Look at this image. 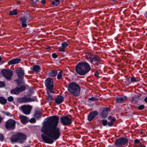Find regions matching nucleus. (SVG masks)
Here are the masks:
<instances>
[{"mask_svg": "<svg viewBox=\"0 0 147 147\" xmlns=\"http://www.w3.org/2000/svg\"><path fill=\"white\" fill-rule=\"evenodd\" d=\"M59 118L57 116H53L49 118L41 129L44 134L41 136L46 143H53L54 140L58 139L61 135L60 129L57 127Z\"/></svg>", "mask_w": 147, "mask_h": 147, "instance_id": "obj_1", "label": "nucleus"}, {"mask_svg": "<svg viewBox=\"0 0 147 147\" xmlns=\"http://www.w3.org/2000/svg\"><path fill=\"white\" fill-rule=\"evenodd\" d=\"M77 73L81 75L86 74L90 71L91 67L87 63L82 62L79 63L75 68Z\"/></svg>", "mask_w": 147, "mask_h": 147, "instance_id": "obj_2", "label": "nucleus"}, {"mask_svg": "<svg viewBox=\"0 0 147 147\" xmlns=\"http://www.w3.org/2000/svg\"><path fill=\"white\" fill-rule=\"evenodd\" d=\"M68 90L72 95L78 96L80 94V88L77 83L72 82L68 85Z\"/></svg>", "mask_w": 147, "mask_h": 147, "instance_id": "obj_3", "label": "nucleus"}, {"mask_svg": "<svg viewBox=\"0 0 147 147\" xmlns=\"http://www.w3.org/2000/svg\"><path fill=\"white\" fill-rule=\"evenodd\" d=\"M26 138L25 135L22 133H19L13 135L10 139L12 143L17 142H18L20 143H23L26 140Z\"/></svg>", "mask_w": 147, "mask_h": 147, "instance_id": "obj_4", "label": "nucleus"}, {"mask_svg": "<svg viewBox=\"0 0 147 147\" xmlns=\"http://www.w3.org/2000/svg\"><path fill=\"white\" fill-rule=\"evenodd\" d=\"M45 84L50 92L51 93L54 92L53 81L50 78H47L45 81Z\"/></svg>", "mask_w": 147, "mask_h": 147, "instance_id": "obj_5", "label": "nucleus"}, {"mask_svg": "<svg viewBox=\"0 0 147 147\" xmlns=\"http://www.w3.org/2000/svg\"><path fill=\"white\" fill-rule=\"evenodd\" d=\"M16 72L17 74L19 79L15 81L17 82L18 84L20 83H23V81L22 79L24 77V70L22 68L20 67L16 71Z\"/></svg>", "mask_w": 147, "mask_h": 147, "instance_id": "obj_6", "label": "nucleus"}, {"mask_svg": "<svg viewBox=\"0 0 147 147\" xmlns=\"http://www.w3.org/2000/svg\"><path fill=\"white\" fill-rule=\"evenodd\" d=\"M20 110L25 114L27 115L30 113L32 107L29 105H24L19 107Z\"/></svg>", "mask_w": 147, "mask_h": 147, "instance_id": "obj_7", "label": "nucleus"}, {"mask_svg": "<svg viewBox=\"0 0 147 147\" xmlns=\"http://www.w3.org/2000/svg\"><path fill=\"white\" fill-rule=\"evenodd\" d=\"M86 59L88 61L93 64L96 63V61H100V58L97 55H92L90 54H88L86 55Z\"/></svg>", "mask_w": 147, "mask_h": 147, "instance_id": "obj_8", "label": "nucleus"}, {"mask_svg": "<svg viewBox=\"0 0 147 147\" xmlns=\"http://www.w3.org/2000/svg\"><path fill=\"white\" fill-rule=\"evenodd\" d=\"M18 101L19 103L30 102L32 101H37V99L36 97L33 98L24 97L18 99Z\"/></svg>", "mask_w": 147, "mask_h": 147, "instance_id": "obj_9", "label": "nucleus"}, {"mask_svg": "<svg viewBox=\"0 0 147 147\" xmlns=\"http://www.w3.org/2000/svg\"><path fill=\"white\" fill-rule=\"evenodd\" d=\"M2 75L7 80L11 79L13 75L12 71L9 69H3L1 71Z\"/></svg>", "mask_w": 147, "mask_h": 147, "instance_id": "obj_10", "label": "nucleus"}, {"mask_svg": "<svg viewBox=\"0 0 147 147\" xmlns=\"http://www.w3.org/2000/svg\"><path fill=\"white\" fill-rule=\"evenodd\" d=\"M60 121L64 125H69L72 122L71 119L67 116H63L60 118Z\"/></svg>", "mask_w": 147, "mask_h": 147, "instance_id": "obj_11", "label": "nucleus"}, {"mask_svg": "<svg viewBox=\"0 0 147 147\" xmlns=\"http://www.w3.org/2000/svg\"><path fill=\"white\" fill-rule=\"evenodd\" d=\"M15 122L13 119L8 120L6 123L5 126L7 129H13L15 128Z\"/></svg>", "mask_w": 147, "mask_h": 147, "instance_id": "obj_12", "label": "nucleus"}, {"mask_svg": "<svg viewBox=\"0 0 147 147\" xmlns=\"http://www.w3.org/2000/svg\"><path fill=\"white\" fill-rule=\"evenodd\" d=\"M127 142L128 140L126 138H120L116 140L115 144L117 146H121L125 144Z\"/></svg>", "mask_w": 147, "mask_h": 147, "instance_id": "obj_13", "label": "nucleus"}, {"mask_svg": "<svg viewBox=\"0 0 147 147\" xmlns=\"http://www.w3.org/2000/svg\"><path fill=\"white\" fill-rule=\"evenodd\" d=\"M25 87L24 86H22L20 88H16L11 90V93L13 94H17L25 90Z\"/></svg>", "mask_w": 147, "mask_h": 147, "instance_id": "obj_14", "label": "nucleus"}, {"mask_svg": "<svg viewBox=\"0 0 147 147\" xmlns=\"http://www.w3.org/2000/svg\"><path fill=\"white\" fill-rule=\"evenodd\" d=\"M20 20L22 23V26L24 28L26 27L27 26V23L29 21V20L28 19V17L25 16L21 17Z\"/></svg>", "mask_w": 147, "mask_h": 147, "instance_id": "obj_15", "label": "nucleus"}, {"mask_svg": "<svg viewBox=\"0 0 147 147\" xmlns=\"http://www.w3.org/2000/svg\"><path fill=\"white\" fill-rule=\"evenodd\" d=\"M98 115V113L96 111H94L90 112L88 117V121H91Z\"/></svg>", "mask_w": 147, "mask_h": 147, "instance_id": "obj_16", "label": "nucleus"}, {"mask_svg": "<svg viewBox=\"0 0 147 147\" xmlns=\"http://www.w3.org/2000/svg\"><path fill=\"white\" fill-rule=\"evenodd\" d=\"M20 61L21 60L19 59H13L9 61L8 63L10 65H15L19 63Z\"/></svg>", "mask_w": 147, "mask_h": 147, "instance_id": "obj_17", "label": "nucleus"}, {"mask_svg": "<svg viewBox=\"0 0 147 147\" xmlns=\"http://www.w3.org/2000/svg\"><path fill=\"white\" fill-rule=\"evenodd\" d=\"M63 100V97L62 96H59L56 98L55 102L57 104L59 105L62 103Z\"/></svg>", "mask_w": 147, "mask_h": 147, "instance_id": "obj_18", "label": "nucleus"}, {"mask_svg": "<svg viewBox=\"0 0 147 147\" xmlns=\"http://www.w3.org/2000/svg\"><path fill=\"white\" fill-rule=\"evenodd\" d=\"M19 118L21 121L23 123H26L28 121L29 119L27 117L24 115H20Z\"/></svg>", "mask_w": 147, "mask_h": 147, "instance_id": "obj_19", "label": "nucleus"}, {"mask_svg": "<svg viewBox=\"0 0 147 147\" xmlns=\"http://www.w3.org/2000/svg\"><path fill=\"white\" fill-rule=\"evenodd\" d=\"M110 110L109 108L107 107L104 108L102 113V117L106 118L108 116V112Z\"/></svg>", "mask_w": 147, "mask_h": 147, "instance_id": "obj_20", "label": "nucleus"}, {"mask_svg": "<svg viewBox=\"0 0 147 147\" xmlns=\"http://www.w3.org/2000/svg\"><path fill=\"white\" fill-rule=\"evenodd\" d=\"M127 97L126 96H119L116 97V101L118 103H121L124 100H126Z\"/></svg>", "mask_w": 147, "mask_h": 147, "instance_id": "obj_21", "label": "nucleus"}, {"mask_svg": "<svg viewBox=\"0 0 147 147\" xmlns=\"http://www.w3.org/2000/svg\"><path fill=\"white\" fill-rule=\"evenodd\" d=\"M34 116L37 119H39L41 117L40 112L38 110H36Z\"/></svg>", "mask_w": 147, "mask_h": 147, "instance_id": "obj_22", "label": "nucleus"}, {"mask_svg": "<svg viewBox=\"0 0 147 147\" xmlns=\"http://www.w3.org/2000/svg\"><path fill=\"white\" fill-rule=\"evenodd\" d=\"M7 102V100L3 97L0 96V103L2 105H4Z\"/></svg>", "mask_w": 147, "mask_h": 147, "instance_id": "obj_23", "label": "nucleus"}, {"mask_svg": "<svg viewBox=\"0 0 147 147\" xmlns=\"http://www.w3.org/2000/svg\"><path fill=\"white\" fill-rule=\"evenodd\" d=\"M57 72L56 70H53L51 72L49 73V75L50 76L54 77L57 75Z\"/></svg>", "mask_w": 147, "mask_h": 147, "instance_id": "obj_24", "label": "nucleus"}, {"mask_svg": "<svg viewBox=\"0 0 147 147\" xmlns=\"http://www.w3.org/2000/svg\"><path fill=\"white\" fill-rule=\"evenodd\" d=\"M40 69V66L37 65H34L33 67V70L37 72H38Z\"/></svg>", "mask_w": 147, "mask_h": 147, "instance_id": "obj_25", "label": "nucleus"}, {"mask_svg": "<svg viewBox=\"0 0 147 147\" xmlns=\"http://www.w3.org/2000/svg\"><path fill=\"white\" fill-rule=\"evenodd\" d=\"M47 100L48 102H51L53 100L52 96L50 95L48 92H47Z\"/></svg>", "mask_w": 147, "mask_h": 147, "instance_id": "obj_26", "label": "nucleus"}, {"mask_svg": "<svg viewBox=\"0 0 147 147\" xmlns=\"http://www.w3.org/2000/svg\"><path fill=\"white\" fill-rule=\"evenodd\" d=\"M60 3L59 0H55L52 2V4L55 6H58Z\"/></svg>", "mask_w": 147, "mask_h": 147, "instance_id": "obj_27", "label": "nucleus"}, {"mask_svg": "<svg viewBox=\"0 0 147 147\" xmlns=\"http://www.w3.org/2000/svg\"><path fill=\"white\" fill-rule=\"evenodd\" d=\"M63 71H61L58 74L57 76V78L59 80L61 78L62 76Z\"/></svg>", "mask_w": 147, "mask_h": 147, "instance_id": "obj_28", "label": "nucleus"}, {"mask_svg": "<svg viewBox=\"0 0 147 147\" xmlns=\"http://www.w3.org/2000/svg\"><path fill=\"white\" fill-rule=\"evenodd\" d=\"M116 120V119L115 118H113L112 119V120H111V121L110 122H109L107 123V124L109 126H111L113 125V123Z\"/></svg>", "mask_w": 147, "mask_h": 147, "instance_id": "obj_29", "label": "nucleus"}, {"mask_svg": "<svg viewBox=\"0 0 147 147\" xmlns=\"http://www.w3.org/2000/svg\"><path fill=\"white\" fill-rule=\"evenodd\" d=\"M17 14V10L15 9L13 11H10L9 14L10 15H16Z\"/></svg>", "mask_w": 147, "mask_h": 147, "instance_id": "obj_30", "label": "nucleus"}, {"mask_svg": "<svg viewBox=\"0 0 147 147\" xmlns=\"http://www.w3.org/2000/svg\"><path fill=\"white\" fill-rule=\"evenodd\" d=\"M138 100L136 99L134 97L132 98L131 102L134 104H136L138 103Z\"/></svg>", "mask_w": 147, "mask_h": 147, "instance_id": "obj_31", "label": "nucleus"}, {"mask_svg": "<svg viewBox=\"0 0 147 147\" xmlns=\"http://www.w3.org/2000/svg\"><path fill=\"white\" fill-rule=\"evenodd\" d=\"M61 45L65 49L68 46V44L66 42L62 43H61Z\"/></svg>", "mask_w": 147, "mask_h": 147, "instance_id": "obj_32", "label": "nucleus"}, {"mask_svg": "<svg viewBox=\"0 0 147 147\" xmlns=\"http://www.w3.org/2000/svg\"><path fill=\"white\" fill-rule=\"evenodd\" d=\"M7 100L9 102H11L14 99L12 96H10L8 97Z\"/></svg>", "mask_w": 147, "mask_h": 147, "instance_id": "obj_33", "label": "nucleus"}, {"mask_svg": "<svg viewBox=\"0 0 147 147\" xmlns=\"http://www.w3.org/2000/svg\"><path fill=\"white\" fill-rule=\"evenodd\" d=\"M102 125L104 126H106L107 124V121L106 120H103L102 121Z\"/></svg>", "mask_w": 147, "mask_h": 147, "instance_id": "obj_34", "label": "nucleus"}, {"mask_svg": "<svg viewBox=\"0 0 147 147\" xmlns=\"http://www.w3.org/2000/svg\"><path fill=\"white\" fill-rule=\"evenodd\" d=\"M145 108V106L144 105H141L138 107V109L139 110H142Z\"/></svg>", "mask_w": 147, "mask_h": 147, "instance_id": "obj_35", "label": "nucleus"}, {"mask_svg": "<svg viewBox=\"0 0 147 147\" xmlns=\"http://www.w3.org/2000/svg\"><path fill=\"white\" fill-rule=\"evenodd\" d=\"M59 51L60 52H64L65 51V49L61 45L59 49Z\"/></svg>", "mask_w": 147, "mask_h": 147, "instance_id": "obj_36", "label": "nucleus"}, {"mask_svg": "<svg viewBox=\"0 0 147 147\" xmlns=\"http://www.w3.org/2000/svg\"><path fill=\"white\" fill-rule=\"evenodd\" d=\"M5 86V84L4 82H0V87H4Z\"/></svg>", "mask_w": 147, "mask_h": 147, "instance_id": "obj_37", "label": "nucleus"}, {"mask_svg": "<svg viewBox=\"0 0 147 147\" xmlns=\"http://www.w3.org/2000/svg\"><path fill=\"white\" fill-rule=\"evenodd\" d=\"M3 113L5 115H6L7 116H11V114L9 112H6L5 111H3Z\"/></svg>", "mask_w": 147, "mask_h": 147, "instance_id": "obj_38", "label": "nucleus"}, {"mask_svg": "<svg viewBox=\"0 0 147 147\" xmlns=\"http://www.w3.org/2000/svg\"><path fill=\"white\" fill-rule=\"evenodd\" d=\"M94 75L97 77H99V75L98 72L97 71H96L94 73Z\"/></svg>", "mask_w": 147, "mask_h": 147, "instance_id": "obj_39", "label": "nucleus"}, {"mask_svg": "<svg viewBox=\"0 0 147 147\" xmlns=\"http://www.w3.org/2000/svg\"><path fill=\"white\" fill-rule=\"evenodd\" d=\"M30 121L31 123H34L36 122V119L34 118H32L31 119Z\"/></svg>", "mask_w": 147, "mask_h": 147, "instance_id": "obj_40", "label": "nucleus"}, {"mask_svg": "<svg viewBox=\"0 0 147 147\" xmlns=\"http://www.w3.org/2000/svg\"><path fill=\"white\" fill-rule=\"evenodd\" d=\"M140 95L137 94L135 95V97L134 98L138 100H139V98L140 97Z\"/></svg>", "mask_w": 147, "mask_h": 147, "instance_id": "obj_41", "label": "nucleus"}, {"mask_svg": "<svg viewBox=\"0 0 147 147\" xmlns=\"http://www.w3.org/2000/svg\"><path fill=\"white\" fill-rule=\"evenodd\" d=\"M131 82H136L137 81V80H136V79L134 78H131Z\"/></svg>", "mask_w": 147, "mask_h": 147, "instance_id": "obj_42", "label": "nucleus"}, {"mask_svg": "<svg viewBox=\"0 0 147 147\" xmlns=\"http://www.w3.org/2000/svg\"><path fill=\"white\" fill-rule=\"evenodd\" d=\"M4 139V137L3 135L2 134H0V140L2 141Z\"/></svg>", "mask_w": 147, "mask_h": 147, "instance_id": "obj_43", "label": "nucleus"}, {"mask_svg": "<svg viewBox=\"0 0 147 147\" xmlns=\"http://www.w3.org/2000/svg\"><path fill=\"white\" fill-rule=\"evenodd\" d=\"M52 56L54 58H56L57 57V55L55 53H53L52 54Z\"/></svg>", "mask_w": 147, "mask_h": 147, "instance_id": "obj_44", "label": "nucleus"}, {"mask_svg": "<svg viewBox=\"0 0 147 147\" xmlns=\"http://www.w3.org/2000/svg\"><path fill=\"white\" fill-rule=\"evenodd\" d=\"M39 2V0H36L35 1L32 3V4L34 5H35L36 4H38Z\"/></svg>", "mask_w": 147, "mask_h": 147, "instance_id": "obj_45", "label": "nucleus"}, {"mask_svg": "<svg viewBox=\"0 0 147 147\" xmlns=\"http://www.w3.org/2000/svg\"><path fill=\"white\" fill-rule=\"evenodd\" d=\"M89 100H92L93 101L97 100L96 99H95L93 97H91V98H89Z\"/></svg>", "mask_w": 147, "mask_h": 147, "instance_id": "obj_46", "label": "nucleus"}, {"mask_svg": "<svg viewBox=\"0 0 147 147\" xmlns=\"http://www.w3.org/2000/svg\"><path fill=\"white\" fill-rule=\"evenodd\" d=\"M140 141L139 140L137 139L135 140V142L136 143H138L140 142Z\"/></svg>", "mask_w": 147, "mask_h": 147, "instance_id": "obj_47", "label": "nucleus"}, {"mask_svg": "<svg viewBox=\"0 0 147 147\" xmlns=\"http://www.w3.org/2000/svg\"><path fill=\"white\" fill-rule=\"evenodd\" d=\"M113 118L112 117H111V116H109L108 118V119L109 120H112V119H113Z\"/></svg>", "mask_w": 147, "mask_h": 147, "instance_id": "obj_48", "label": "nucleus"}, {"mask_svg": "<svg viewBox=\"0 0 147 147\" xmlns=\"http://www.w3.org/2000/svg\"><path fill=\"white\" fill-rule=\"evenodd\" d=\"M41 3L43 4H45V1L44 0H41Z\"/></svg>", "mask_w": 147, "mask_h": 147, "instance_id": "obj_49", "label": "nucleus"}, {"mask_svg": "<svg viewBox=\"0 0 147 147\" xmlns=\"http://www.w3.org/2000/svg\"><path fill=\"white\" fill-rule=\"evenodd\" d=\"M145 17L147 18V11L145 13Z\"/></svg>", "mask_w": 147, "mask_h": 147, "instance_id": "obj_50", "label": "nucleus"}, {"mask_svg": "<svg viewBox=\"0 0 147 147\" xmlns=\"http://www.w3.org/2000/svg\"><path fill=\"white\" fill-rule=\"evenodd\" d=\"M144 101L145 102H147V97H146L144 98Z\"/></svg>", "mask_w": 147, "mask_h": 147, "instance_id": "obj_51", "label": "nucleus"}, {"mask_svg": "<svg viewBox=\"0 0 147 147\" xmlns=\"http://www.w3.org/2000/svg\"><path fill=\"white\" fill-rule=\"evenodd\" d=\"M2 120V118L0 117V123H1Z\"/></svg>", "mask_w": 147, "mask_h": 147, "instance_id": "obj_52", "label": "nucleus"}, {"mask_svg": "<svg viewBox=\"0 0 147 147\" xmlns=\"http://www.w3.org/2000/svg\"><path fill=\"white\" fill-rule=\"evenodd\" d=\"M2 60V58L0 56V61H1Z\"/></svg>", "mask_w": 147, "mask_h": 147, "instance_id": "obj_53", "label": "nucleus"}, {"mask_svg": "<svg viewBox=\"0 0 147 147\" xmlns=\"http://www.w3.org/2000/svg\"><path fill=\"white\" fill-rule=\"evenodd\" d=\"M30 1L32 2H33V3L34 2V0H30Z\"/></svg>", "mask_w": 147, "mask_h": 147, "instance_id": "obj_54", "label": "nucleus"}, {"mask_svg": "<svg viewBox=\"0 0 147 147\" xmlns=\"http://www.w3.org/2000/svg\"><path fill=\"white\" fill-rule=\"evenodd\" d=\"M18 3H20V1H18Z\"/></svg>", "mask_w": 147, "mask_h": 147, "instance_id": "obj_55", "label": "nucleus"}, {"mask_svg": "<svg viewBox=\"0 0 147 147\" xmlns=\"http://www.w3.org/2000/svg\"><path fill=\"white\" fill-rule=\"evenodd\" d=\"M145 147V146H141V147Z\"/></svg>", "mask_w": 147, "mask_h": 147, "instance_id": "obj_56", "label": "nucleus"}, {"mask_svg": "<svg viewBox=\"0 0 147 147\" xmlns=\"http://www.w3.org/2000/svg\"><path fill=\"white\" fill-rule=\"evenodd\" d=\"M113 1H115L116 0H112Z\"/></svg>", "mask_w": 147, "mask_h": 147, "instance_id": "obj_57", "label": "nucleus"}, {"mask_svg": "<svg viewBox=\"0 0 147 147\" xmlns=\"http://www.w3.org/2000/svg\"><path fill=\"white\" fill-rule=\"evenodd\" d=\"M129 78H128V79H127V80H129Z\"/></svg>", "mask_w": 147, "mask_h": 147, "instance_id": "obj_58", "label": "nucleus"}]
</instances>
